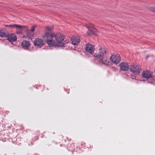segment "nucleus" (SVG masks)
<instances>
[{"instance_id": "ddd939ff", "label": "nucleus", "mask_w": 155, "mask_h": 155, "mask_svg": "<svg viewBox=\"0 0 155 155\" xmlns=\"http://www.w3.org/2000/svg\"><path fill=\"white\" fill-rule=\"evenodd\" d=\"M8 36V40L10 42H14L17 40V37L14 34H10Z\"/></svg>"}, {"instance_id": "7ed1b4c3", "label": "nucleus", "mask_w": 155, "mask_h": 155, "mask_svg": "<svg viewBox=\"0 0 155 155\" xmlns=\"http://www.w3.org/2000/svg\"><path fill=\"white\" fill-rule=\"evenodd\" d=\"M86 26L88 29L87 32L88 35H90L95 34L97 32V29L94 27V25L91 23H89L86 25Z\"/></svg>"}, {"instance_id": "0eeeda50", "label": "nucleus", "mask_w": 155, "mask_h": 155, "mask_svg": "<svg viewBox=\"0 0 155 155\" xmlns=\"http://www.w3.org/2000/svg\"><path fill=\"white\" fill-rule=\"evenodd\" d=\"M121 70L127 71L129 69V66L127 62H123L121 63L119 65Z\"/></svg>"}, {"instance_id": "a211bd4d", "label": "nucleus", "mask_w": 155, "mask_h": 155, "mask_svg": "<svg viewBox=\"0 0 155 155\" xmlns=\"http://www.w3.org/2000/svg\"><path fill=\"white\" fill-rule=\"evenodd\" d=\"M53 29V26L47 27V30L48 31L47 32H50L51 33V32L52 31Z\"/></svg>"}, {"instance_id": "f03ea898", "label": "nucleus", "mask_w": 155, "mask_h": 155, "mask_svg": "<svg viewBox=\"0 0 155 155\" xmlns=\"http://www.w3.org/2000/svg\"><path fill=\"white\" fill-rule=\"evenodd\" d=\"M98 54L94 53L93 56L97 59H102L103 57H105L107 53L106 49L104 48L100 47L98 50Z\"/></svg>"}, {"instance_id": "dca6fc26", "label": "nucleus", "mask_w": 155, "mask_h": 155, "mask_svg": "<svg viewBox=\"0 0 155 155\" xmlns=\"http://www.w3.org/2000/svg\"><path fill=\"white\" fill-rule=\"evenodd\" d=\"M22 46L25 48H28L31 45L30 42L26 40L23 41L21 43Z\"/></svg>"}, {"instance_id": "9d476101", "label": "nucleus", "mask_w": 155, "mask_h": 155, "mask_svg": "<svg viewBox=\"0 0 155 155\" xmlns=\"http://www.w3.org/2000/svg\"><path fill=\"white\" fill-rule=\"evenodd\" d=\"M44 42L42 39L40 38H36L34 41V44L35 46L41 48L44 45Z\"/></svg>"}, {"instance_id": "39448f33", "label": "nucleus", "mask_w": 155, "mask_h": 155, "mask_svg": "<svg viewBox=\"0 0 155 155\" xmlns=\"http://www.w3.org/2000/svg\"><path fill=\"white\" fill-rule=\"evenodd\" d=\"M15 28H16V32L17 34H21L23 32V29L25 28L27 29V27L25 26H21L20 25H16Z\"/></svg>"}, {"instance_id": "2eb2a0df", "label": "nucleus", "mask_w": 155, "mask_h": 155, "mask_svg": "<svg viewBox=\"0 0 155 155\" xmlns=\"http://www.w3.org/2000/svg\"><path fill=\"white\" fill-rule=\"evenodd\" d=\"M100 59V62H101V63L104 64V65H108L109 63V61L108 60V59H107V58H104V57H103L102 59Z\"/></svg>"}, {"instance_id": "423d86ee", "label": "nucleus", "mask_w": 155, "mask_h": 155, "mask_svg": "<svg viewBox=\"0 0 155 155\" xmlns=\"http://www.w3.org/2000/svg\"><path fill=\"white\" fill-rule=\"evenodd\" d=\"M111 61L114 63H118L120 60V58L118 54L115 55V54H112L110 58Z\"/></svg>"}, {"instance_id": "aec40b11", "label": "nucleus", "mask_w": 155, "mask_h": 155, "mask_svg": "<svg viewBox=\"0 0 155 155\" xmlns=\"http://www.w3.org/2000/svg\"><path fill=\"white\" fill-rule=\"evenodd\" d=\"M150 10L152 11L153 12H155V7H152L150 8Z\"/></svg>"}, {"instance_id": "4468645a", "label": "nucleus", "mask_w": 155, "mask_h": 155, "mask_svg": "<svg viewBox=\"0 0 155 155\" xmlns=\"http://www.w3.org/2000/svg\"><path fill=\"white\" fill-rule=\"evenodd\" d=\"M35 26H33L31 27V30H27V34L28 37H31L33 36V32H34Z\"/></svg>"}, {"instance_id": "1a4fd4ad", "label": "nucleus", "mask_w": 155, "mask_h": 155, "mask_svg": "<svg viewBox=\"0 0 155 155\" xmlns=\"http://www.w3.org/2000/svg\"><path fill=\"white\" fill-rule=\"evenodd\" d=\"M54 37L56 41L58 43L62 42L64 38V35L61 33H57L54 34Z\"/></svg>"}, {"instance_id": "f8f14e48", "label": "nucleus", "mask_w": 155, "mask_h": 155, "mask_svg": "<svg viewBox=\"0 0 155 155\" xmlns=\"http://www.w3.org/2000/svg\"><path fill=\"white\" fill-rule=\"evenodd\" d=\"M143 78L148 79L152 78V74L148 71H143L142 74Z\"/></svg>"}, {"instance_id": "9b49d317", "label": "nucleus", "mask_w": 155, "mask_h": 155, "mask_svg": "<svg viewBox=\"0 0 155 155\" xmlns=\"http://www.w3.org/2000/svg\"><path fill=\"white\" fill-rule=\"evenodd\" d=\"M71 41L73 45H78L80 42V38L78 36H73L71 38Z\"/></svg>"}, {"instance_id": "f3484780", "label": "nucleus", "mask_w": 155, "mask_h": 155, "mask_svg": "<svg viewBox=\"0 0 155 155\" xmlns=\"http://www.w3.org/2000/svg\"><path fill=\"white\" fill-rule=\"evenodd\" d=\"M8 35L5 32V29H2L0 30V36L1 37H6L8 36Z\"/></svg>"}, {"instance_id": "6ab92c4d", "label": "nucleus", "mask_w": 155, "mask_h": 155, "mask_svg": "<svg viewBox=\"0 0 155 155\" xmlns=\"http://www.w3.org/2000/svg\"><path fill=\"white\" fill-rule=\"evenodd\" d=\"M16 24L14 25H5V26L9 28H15Z\"/></svg>"}, {"instance_id": "20e7f679", "label": "nucleus", "mask_w": 155, "mask_h": 155, "mask_svg": "<svg viewBox=\"0 0 155 155\" xmlns=\"http://www.w3.org/2000/svg\"><path fill=\"white\" fill-rule=\"evenodd\" d=\"M140 69V66L138 64L133 63L130 65V71L133 73L138 72Z\"/></svg>"}, {"instance_id": "f257e3e1", "label": "nucleus", "mask_w": 155, "mask_h": 155, "mask_svg": "<svg viewBox=\"0 0 155 155\" xmlns=\"http://www.w3.org/2000/svg\"><path fill=\"white\" fill-rule=\"evenodd\" d=\"M54 37V34H52L50 32H46L43 35V38L44 40L50 46L56 45V42L54 40H52Z\"/></svg>"}, {"instance_id": "6e6552de", "label": "nucleus", "mask_w": 155, "mask_h": 155, "mask_svg": "<svg viewBox=\"0 0 155 155\" xmlns=\"http://www.w3.org/2000/svg\"><path fill=\"white\" fill-rule=\"evenodd\" d=\"M94 50V46L90 43L87 44L85 47L86 51L90 54H92Z\"/></svg>"}]
</instances>
